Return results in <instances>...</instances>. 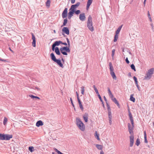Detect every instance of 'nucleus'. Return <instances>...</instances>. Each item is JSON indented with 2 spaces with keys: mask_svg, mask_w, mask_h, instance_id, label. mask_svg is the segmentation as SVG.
Wrapping results in <instances>:
<instances>
[{
  "mask_svg": "<svg viewBox=\"0 0 154 154\" xmlns=\"http://www.w3.org/2000/svg\"><path fill=\"white\" fill-rule=\"evenodd\" d=\"M94 135H95V136L97 138V139L98 140H100V139L99 138V134H98L96 131L95 132Z\"/></svg>",
  "mask_w": 154,
  "mask_h": 154,
  "instance_id": "31",
  "label": "nucleus"
},
{
  "mask_svg": "<svg viewBox=\"0 0 154 154\" xmlns=\"http://www.w3.org/2000/svg\"><path fill=\"white\" fill-rule=\"evenodd\" d=\"M43 125V123L42 121L38 120L36 123V126L38 127L42 125Z\"/></svg>",
  "mask_w": 154,
  "mask_h": 154,
  "instance_id": "16",
  "label": "nucleus"
},
{
  "mask_svg": "<svg viewBox=\"0 0 154 154\" xmlns=\"http://www.w3.org/2000/svg\"><path fill=\"white\" fill-rule=\"evenodd\" d=\"M7 121H8L6 117H5L4 118V119L3 122V124L4 125H6Z\"/></svg>",
  "mask_w": 154,
  "mask_h": 154,
  "instance_id": "35",
  "label": "nucleus"
},
{
  "mask_svg": "<svg viewBox=\"0 0 154 154\" xmlns=\"http://www.w3.org/2000/svg\"><path fill=\"white\" fill-rule=\"evenodd\" d=\"M72 12V13L73 14L75 13L76 15H78L80 13V10H76V9H70Z\"/></svg>",
  "mask_w": 154,
  "mask_h": 154,
  "instance_id": "15",
  "label": "nucleus"
},
{
  "mask_svg": "<svg viewBox=\"0 0 154 154\" xmlns=\"http://www.w3.org/2000/svg\"><path fill=\"white\" fill-rule=\"evenodd\" d=\"M73 14L70 9L69 10V12L68 13V18L69 19H71V17L73 16Z\"/></svg>",
  "mask_w": 154,
  "mask_h": 154,
  "instance_id": "18",
  "label": "nucleus"
},
{
  "mask_svg": "<svg viewBox=\"0 0 154 154\" xmlns=\"http://www.w3.org/2000/svg\"><path fill=\"white\" fill-rule=\"evenodd\" d=\"M128 113H129V117H130L132 116V114H131V112L130 111V109H129V107H128Z\"/></svg>",
  "mask_w": 154,
  "mask_h": 154,
  "instance_id": "43",
  "label": "nucleus"
},
{
  "mask_svg": "<svg viewBox=\"0 0 154 154\" xmlns=\"http://www.w3.org/2000/svg\"><path fill=\"white\" fill-rule=\"evenodd\" d=\"M108 118H112V114L111 112H108Z\"/></svg>",
  "mask_w": 154,
  "mask_h": 154,
  "instance_id": "41",
  "label": "nucleus"
},
{
  "mask_svg": "<svg viewBox=\"0 0 154 154\" xmlns=\"http://www.w3.org/2000/svg\"><path fill=\"white\" fill-rule=\"evenodd\" d=\"M68 12V8H65L63 11L62 14V16L63 18H66L67 16Z\"/></svg>",
  "mask_w": 154,
  "mask_h": 154,
  "instance_id": "8",
  "label": "nucleus"
},
{
  "mask_svg": "<svg viewBox=\"0 0 154 154\" xmlns=\"http://www.w3.org/2000/svg\"><path fill=\"white\" fill-rule=\"evenodd\" d=\"M97 96H98V98H99V99H100V100L102 102V103H103V102L100 94L98 95Z\"/></svg>",
  "mask_w": 154,
  "mask_h": 154,
  "instance_id": "39",
  "label": "nucleus"
},
{
  "mask_svg": "<svg viewBox=\"0 0 154 154\" xmlns=\"http://www.w3.org/2000/svg\"><path fill=\"white\" fill-rule=\"evenodd\" d=\"M12 137L13 136L12 135L4 134V140H9L10 139L12 138Z\"/></svg>",
  "mask_w": 154,
  "mask_h": 154,
  "instance_id": "7",
  "label": "nucleus"
},
{
  "mask_svg": "<svg viewBox=\"0 0 154 154\" xmlns=\"http://www.w3.org/2000/svg\"><path fill=\"white\" fill-rule=\"evenodd\" d=\"M112 118H109V123L110 125H111L112 124Z\"/></svg>",
  "mask_w": 154,
  "mask_h": 154,
  "instance_id": "51",
  "label": "nucleus"
},
{
  "mask_svg": "<svg viewBox=\"0 0 154 154\" xmlns=\"http://www.w3.org/2000/svg\"><path fill=\"white\" fill-rule=\"evenodd\" d=\"M100 154H104L103 151L102 150L100 152Z\"/></svg>",
  "mask_w": 154,
  "mask_h": 154,
  "instance_id": "64",
  "label": "nucleus"
},
{
  "mask_svg": "<svg viewBox=\"0 0 154 154\" xmlns=\"http://www.w3.org/2000/svg\"><path fill=\"white\" fill-rule=\"evenodd\" d=\"M4 134L0 133V140H4Z\"/></svg>",
  "mask_w": 154,
  "mask_h": 154,
  "instance_id": "32",
  "label": "nucleus"
},
{
  "mask_svg": "<svg viewBox=\"0 0 154 154\" xmlns=\"http://www.w3.org/2000/svg\"><path fill=\"white\" fill-rule=\"evenodd\" d=\"M123 25H122L121 26H119L118 28L117 29V30L116 31V33L117 34H119V33L121 28L122 27Z\"/></svg>",
  "mask_w": 154,
  "mask_h": 154,
  "instance_id": "22",
  "label": "nucleus"
},
{
  "mask_svg": "<svg viewBox=\"0 0 154 154\" xmlns=\"http://www.w3.org/2000/svg\"><path fill=\"white\" fill-rule=\"evenodd\" d=\"M77 100H78V101L79 103L81 102L79 98V97L77 98Z\"/></svg>",
  "mask_w": 154,
  "mask_h": 154,
  "instance_id": "58",
  "label": "nucleus"
},
{
  "mask_svg": "<svg viewBox=\"0 0 154 154\" xmlns=\"http://www.w3.org/2000/svg\"><path fill=\"white\" fill-rule=\"evenodd\" d=\"M118 38V34H117L116 33V35L114 36V42H116L117 41V40Z\"/></svg>",
  "mask_w": 154,
  "mask_h": 154,
  "instance_id": "30",
  "label": "nucleus"
},
{
  "mask_svg": "<svg viewBox=\"0 0 154 154\" xmlns=\"http://www.w3.org/2000/svg\"><path fill=\"white\" fill-rule=\"evenodd\" d=\"M83 118L85 122H87L88 118V113H85L84 115L83 116Z\"/></svg>",
  "mask_w": 154,
  "mask_h": 154,
  "instance_id": "17",
  "label": "nucleus"
},
{
  "mask_svg": "<svg viewBox=\"0 0 154 154\" xmlns=\"http://www.w3.org/2000/svg\"><path fill=\"white\" fill-rule=\"evenodd\" d=\"M115 51H116V50L115 49H113L112 51L111 55H112V58H113L114 57V55L115 54Z\"/></svg>",
  "mask_w": 154,
  "mask_h": 154,
  "instance_id": "38",
  "label": "nucleus"
},
{
  "mask_svg": "<svg viewBox=\"0 0 154 154\" xmlns=\"http://www.w3.org/2000/svg\"><path fill=\"white\" fill-rule=\"evenodd\" d=\"M51 1L50 0H47L46 2V5L47 7H49L50 5Z\"/></svg>",
  "mask_w": 154,
  "mask_h": 154,
  "instance_id": "27",
  "label": "nucleus"
},
{
  "mask_svg": "<svg viewBox=\"0 0 154 154\" xmlns=\"http://www.w3.org/2000/svg\"><path fill=\"white\" fill-rule=\"evenodd\" d=\"M103 98L104 99L105 101H106V102H107V100L106 97L105 96H104Z\"/></svg>",
  "mask_w": 154,
  "mask_h": 154,
  "instance_id": "60",
  "label": "nucleus"
},
{
  "mask_svg": "<svg viewBox=\"0 0 154 154\" xmlns=\"http://www.w3.org/2000/svg\"><path fill=\"white\" fill-rule=\"evenodd\" d=\"M86 18L85 14L84 13L80 14L79 16V18L82 21H84Z\"/></svg>",
  "mask_w": 154,
  "mask_h": 154,
  "instance_id": "14",
  "label": "nucleus"
},
{
  "mask_svg": "<svg viewBox=\"0 0 154 154\" xmlns=\"http://www.w3.org/2000/svg\"><path fill=\"white\" fill-rule=\"evenodd\" d=\"M52 50L53 51H54L56 54L57 55H60L61 54L60 50H59V48L58 47L54 48V49Z\"/></svg>",
  "mask_w": 154,
  "mask_h": 154,
  "instance_id": "12",
  "label": "nucleus"
},
{
  "mask_svg": "<svg viewBox=\"0 0 154 154\" xmlns=\"http://www.w3.org/2000/svg\"><path fill=\"white\" fill-rule=\"evenodd\" d=\"M129 138L130 141V147H132L133 145L134 141V136H130Z\"/></svg>",
  "mask_w": 154,
  "mask_h": 154,
  "instance_id": "10",
  "label": "nucleus"
},
{
  "mask_svg": "<svg viewBox=\"0 0 154 154\" xmlns=\"http://www.w3.org/2000/svg\"><path fill=\"white\" fill-rule=\"evenodd\" d=\"M93 88L94 89V90H95L96 89H97V88L96 87V86L95 85H93Z\"/></svg>",
  "mask_w": 154,
  "mask_h": 154,
  "instance_id": "63",
  "label": "nucleus"
},
{
  "mask_svg": "<svg viewBox=\"0 0 154 154\" xmlns=\"http://www.w3.org/2000/svg\"><path fill=\"white\" fill-rule=\"evenodd\" d=\"M51 59L54 62L57 63L59 66L62 68H64V66L62 63L61 60L59 59H57L54 54L52 53L50 54Z\"/></svg>",
  "mask_w": 154,
  "mask_h": 154,
  "instance_id": "2",
  "label": "nucleus"
},
{
  "mask_svg": "<svg viewBox=\"0 0 154 154\" xmlns=\"http://www.w3.org/2000/svg\"><path fill=\"white\" fill-rule=\"evenodd\" d=\"M144 137H146V132L145 131L144 132Z\"/></svg>",
  "mask_w": 154,
  "mask_h": 154,
  "instance_id": "57",
  "label": "nucleus"
},
{
  "mask_svg": "<svg viewBox=\"0 0 154 154\" xmlns=\"http://www.w3.org/2000/svg\"><path fill=\"white\" fill-rule=\"evenodd\" d=\"M96 146L98 149L102 150V148L101 145L99 144H96Z\"/></svg>",
  "mask_w": 154,
  "mask_h": 154,
  "instance_id": "29",
  "label": "nucleus"
},
{
  "mask_svg": "<svg viewBox=\"0 0 154 154\" xmlns=\"http://www.w3.org/2000/svg\"><path fill=\"white\" fill-rule=\"evenodd\" d=\"M75 0H71V2L72 4H74L75 2Z\"/></svg>",
  "mask_w": 154,
  "mask_h": 154,
  "instance_id": "56",
  "label": "nucleus"
},
{
  "mask_svg": "<svg viewBox=\"0 0 154 154\" xmlns=\"http://www.w3.org/2000/svg\"><path fill=\"white\" fill-rule=\"evenodd\" d=\"M128 131L131 134L130 136H134V133L133 131V130H128Z\"/></svg>",
  "mask_w": 154,
  "mask_h": 154,
  "instance_id": "40",
  "label": "nucleus"
},
{
  "mask_svg": "<svg viewBox=\"0 0 154 154\" xmlns=\"http://www.w3.org/2000/svg\"><path fill=\"white\" fill-rule=\"evenodd\" d=\"M129 119H130V121L131 122V124L133 125V123H134V120L133 119V116H132L131 117H129Z\"/></svg>",
  "mask_w": 154,
  "mask_h": 154,
  "instance_id": "36",
  "label": "nucleus"
},
{
  "mask_svg": "<svg viewBox=\"0 0 154 154\" xmlns=\"http://www.w3.org/2000/svg\"><path fill=\"white\" fill-rule=\"evenodd\" d=\"M66 41L68 43V46H64L63 47L60 48V50L61 53L64 55H67L68 53H69L70 51L69 47L70 46V42L69 39L68 38H66Z\"/></svg>",
  "mask_w": 154,
  "mask_h": 154,
  "instance_id": "1",
  "label": "nucleus"
},
{
  "mask_svg": "<svg viewBox=\"0 0 154 154\" xmlns=\"http://www.w3.org/2000/svg\"><path fill=\"white\" fill-rule=\"evenodd\" d=\"M80 108L81 109L82 111H83L84 109L83 107L82 104V102L79 103Z\"/></svg>",
  "mask_w": 154,
  "mask_h": 154,
  "instance_id": "34",
  "label": "nucleus"
},
{
  "mask_svg": "<svg viewBox=\"0 0 154 154\" xmlns=\"http://www.w3.org/2000/svg\"><path fill=\"white\" fill-rule=\"evenodd\" d=\"M85 88L83 86H82L81 88V93L83 95L84 94V92L85 91Z\"/></svg>",
  "mask_w": 154,
  "mask_h": 154,
  "instance_id": "37",
  "label": "nucleus"
},
{
  "mask_svg": "<svg viewBox=\"0 0 154 154\" xmlns=\"http://www.w3.org/2000/svg\"><path fill=\"white\" fill-rule=\"evenodd\" d=\"M109 70L110 72H113L114 68L111 62H110L109 63Z\"/></svg>",
  "mask_w": 154,
  "mask_h": 154,
  "instance_id": "21",
  "label": "nucleus"
},
{
  "mask_svg": "<svg viewBox=\"0 0 154 154\" xmlns=\"http://www.w3.org/2000/svg\"><path fill=\"white\" fill-rule=\"evenodd\" d=\"M144 142L145 143H148V141L147 140V137H144Z\"/></svg>",
  "mask_w": 154,
  "mask_h": 154,
  "instance_id": "53",
  "label": "nucleus"
},
{
  "mask_svg": "<svg viewBox=\"0 0 154 154\" xmlns=\"http://www.w3.org/2000/svg\"><path fill=\"white\" fill-rule=\"evenodd\" d=\"M91 5H89L88 4H87V6H86V9L87 10H88V9L89 8V7Z\"/></svg>",
  "mask_w": 154,
  "mask_h": 154,
  "instance_id": "54",
  "label": "nucleus"
},
{
  "mask_svg": "<svg viewBox=\"0 0 154 154\" xmlns=\"http://www.w3.org/2000/svg\"><path fill=\"white\" fill-rule=\"evenodd\" d=\"M62 32L68 35L69 33V28L67 27H64L62 29Z\"/></svg>",
  "mask_w": 154,
  "mask_h": 154,
  "instance_id": "9",
  "label": "nucleus"
},
{
  "mask_svg": "<svg viewBox=\"0 0 154 154\" xmlns=\"http://www.w3.org/2000/svg\"><path fill=\"white\" fill-rule=\"evenodd\" d=\"M110 74L113 79H114L115 80L116 79H117L116 77L115 74V72H114V71L110 72Z\"/></svg>",
  "mask_w": 154,
  "mask_h": 154,
  "instance_id": "20",
  "label": "nucleus"
},
{
  "mask_svg": "<svg viewBox=\"0 0 154 154\" xmlns=\"http://www.w3.org/2000/svg\"><path fill=\"white\" fill-rule=\"evenodd\" d=\"M61 41H55L52 45V50L54 49V48H56V46H58L61 44Z\"/></svg>",
  "mask_w": 154,
  "mask_h": 154,
  "instance_id": "6",
  "label": "nucleus"
},
{
  "mask_svg": "<svg viewBox=\"0 0 154 154\" xmlns=\"http://www.w3.org/2000/svg\"><path fill=\"white\" fill-rule=\"evenodd\" d=\"M94 91H95V92L96 93V94H97V95H98L100 94L98 91L97 89H96Z\"/></svg>",
  "mask_w": 154,
  "mask_h": 154,
  "instance_id": "52",
  "label": "nucleus"
},
{
  "mask_svg": "<svg viewBox=\"0 0 154 154\" xmlns=\"http://www.w3.org/2000/svg\"><path fill=\"white\" fill-rule=\"evenodd\" d=\"M106 105L107 107V108L108 107H110L109 105V104L107 102H106Z\"/></svg>",
  "mask_w": 154,
  "mask_h": 154,
  "instance_id": "62",
  "label": "nucleus"
},
{
  "mask_svg": "<svg viewBox=\"0 0 154 154\" xmlns=\"http://www.w3.org/2000/svg\"><path fill=\"white\" fill-rule=\"evenodd\" d=\"M87 27L88 29L91 32H93L94 28L93 26L92 18L90 15L88 16V20L87 22Z\"/></svg>",
  "mask_w": 154,
  "mask_h": 154,
  "instance_id": "3",
  "label": "nucleus"
},
{
  "mask_svg": "<svg viewBox=\"0 0 154 154\" xmlns=\"http://www.w3.org/2000/svg\"><path fill=\"white\" fill-rule=\"evenodd\" d=\"M125 61L127 64H129L130 63L129 60H128V57H126V59H125Z\"/></svg>",
  "mask_w": 154,
  "mask_h": 154,
  "instance_id": "48",
  "label": "nucleus"
},
{
  "mask_svg": "<svg viewBox=\"0 0 154 154\" xmlns=\"http://www.w3.org/2000/svg\"><path fill=\"white\" fill-rule=\"evenodd\" d=\"M80 2H79L75 5H72L69 9H76V8L80 5Z\"/></svg>",
  "mask_w": 154,
  "mask_h": 154,
  "instance_id": "13",
  "label": "nucleus"
},
{
  "mask_svg": "<svg viewBox=\"0 0 154 154\" xmlns=\"http://www.w3.org/2000/svg\"><path fill=\"white\" fill-rule=\"evenodd\" d=\"M133 79H134V80L135 82H136L137 81V78L135 76H134L133 77Z\"/></svg>",
  "mask_w": 154,
  "mask_h": 154,
  "instance_id": "49",
  "label": "nucleus"
},
{
  "mask_svg": "<svg viewBox=\"0 0 154 154\" xmlns=\"http://www.w3.org/2000/svg\"><path fill=\"white\" fill-rule=\"evenodd\" d=\"M107 90H108V93L109 94V95L112 94V93L111 92L109 88H107Z\"/></svg>",
  "mask_w": 154,
  "mask_h": 154,
  "instance_id": "44",
  "label": "nucleus"
},
{
  "mask_svg": "<svg viewBox=\"0 0 154 154\" xmlns=\"http://www.w3.org/2000/svg\"><path fill=\"white\" fill-rule=\"evenodd\" d=\"M116 104L117 105V106L119 108H120V105H119L118 102V103H116Z\"/></svg>",
  "mask_w": 154,
  "mask_h": 154,
  "instance_id": "61",
  "label": "nucleus"
},
{
  "mask_svg": "<svg viewBox=\"0 0 154 154\" xmlns=\"http://www.w3.org/2000/svg\"><path fill=\"white\" fill-rule=\"evenodd\" d=\"M136 86H137V88L138 90V91H140V87L139 86V85H136Z\"/></svg>",
  "mask_w": 154,
  "mask_h": 154,
  "instance_id": "59",
  "label": "nucleus"
},
{
  "mask_svg": "<svg viewBox=\"0 0 154 154\" xmlns=\"http://www.w3.org/2000/svg\"><path fill=\"white\" fill-rule=\"evenodd\" d=\"M154 72V68H152L149 69L147 73L146 74V75L145 76V79H151L152 75L153 73Z\"/></svg>",
  "mask_w": 154,
  "mask_h": 154,
  "instance_id": "5",
  "label": "nucleus"
},
{
  "mask_svg": "<svg viewBox=\"0 0 154 154\" xmlns=\"http://www.w3.org/2000/svg\"><path fill=\"white\" fill-rule=\"evenodd\" d=\"M32 45L33 47H35L36 46V40L34 34L32 33Z\"/></svg>",
  "mask_w": 154,
  "mask_h": 154,
  "instance_id": "11",
  "label": "nucleus"
},
{
  "mask_svg": "<svg viewBox=\"0 0 154 154\" xmlns=\"http://www.w3.org/2000/svg\"><path fill=\"white\" fill-rule=\"evenodd\" d=\"M93 2V0H88L87 4L91 5Z\"/></svg>",
  "mask_w": 154,
  "mask_h": 154,
  "instance_id": "42",
  "label": "nucleus"
},
{
  "mask_svg": "<svg viewBox=\"0 0 154 154\" xmlns=\"http://www.w3.org/2000/svg\"><path fill=\"white\" fill-rule=\"evenodd\" d=\"M70 100L71 101V104L72 106L73 107H74V105L73 104V101H72V98H70Z\"/></svg>",
  "mask_w": 154,
  "mask_h": 154,
  "instance_id": "46",
  "label": "nucleus"
},
{
  "mask_svg": "<svg viewBox=\"0 0 154 154\" xmlns=\"http://www.w3.org/2000/svg\"><path fill=\"white\" fill-rule=\"evenodd\" d=\"M131 67L132 69H133L134 70V71H136V70L135 66L134 64H132L131 65Z\"/></svg>",
  "mask_w": 154,
  "mask_h": 154,
  "instance_id": "33",
  "label": "nucleus"
},
{
  "mask_svg": "<svg viewBox=\"0 0 154 154\" xmlns=\"http://www.w3.org/2000/svg\"><path fill=\"white\" fill-rule=\"evenodd\" d=\"M29 96L32 99H40V98L37 96H35L32 94H30Z\"/></svg>",
  "mask_w": 154,
  "mask_h": 154,
  "instance_id": "25",
  "label": "nucleus"
},
{
  "mask_svg": "<svg viewBox=\"0 0 154 154\" xmlns=\"http://www.w3.org/2000/svg\"><path fill=\"white\" fill-rule=\"evenodd\" d=\"M29 150L31 152H32L34 150V147L32 146H30L29 147Z\"/></svg>",
  "mask_w": 154,
  "mask_h": 154,
  "instance_id": "26",
  "label": "nucleus"
},
{
  "mask_svg": "<svg viewBox=\"0 0 154 154\" xmlns=\"http://www.w3.org/2000/svg\"><path fill=\"white\" fill-rule=\"evenodd\" d=\"M130 100L132 101L133 102H134L135 101V98L133 97V94H131L130 97Z\"/></svg>",
  "mask_w": 154,
  "mask_h": 154,
  "instance_id": "24",
  "label": "nucleus"
},
{
  "mask_svg": "<svg viewBox=\"0 0 154 154\" xmlns=\"http://www.w3.org/2000/svg\"><path fill=\"white\" fill-rule=\"evenodd\" d=\"M109 96H110V98H111V100H112V99H113V98H114L113 95L112 94L109 95Z\"/></svg>",
  "mask_w": 154,
  "mask_h": 154,
  "instance_id": "47",
  "label": "nucleus"
},
{
  "mask_svg": "<svg viewBox=\"0 0 154 154\" xmlns=\"http://www.w3.org/2000/svg\"><path fill=\"white\" fill-rule=\"evenodd\" d=\"M55 151L58 154H59L61 152H60V151L58 150L56 148H55L54 149Z\"/></svg>",
  "mask_w": 154,
  "mask_h": 154,
  "instance_id": "45",
  "label": "nucleus"
},
{
  "mask_svg": "<svg viewBox=\"0 0 154 154\" xmlns=\"http://www.w3.org/2000/svg\"><path fill=\"white\" fill-rule=\"evenodd\" d=\"M107 108L108 112H111V109L110 108V107H108Z\"/></svg>",
  "mask_w": 154,
  "mask_h": 154,
  "instance_id": "55",
  "label": "nucleus"
},
{
  "mask_svg": "<svg viewBox=\"0 0 154 154\" xmlns=\"http://www.w3.org/2000/svg\"><path fill=\"white\" fill-rule=\"evenodd\" d=\"M76 124L79 128L82 131H83L85 130V126L83 122L79 119H76Z\"/></svg>",
  "mask_w": 154,
  "mask_h": 154,
  "instance_id": "4",
  "label": "nucleus"
},
{
  "mask_svg": "<svg viewBox=\"0 0 154 154\" xmlns=\"http://www.w3.org/2000/svg\"><path fill=\"white\" fill-rule=\"evenodd\" d=\"M68 20L67 18H65V19H64L63 20V25L61 26V27H62L63 26H65L66 24V23H67Z\"/></svg>",
  "mask_w": 154,
  "mask_h": 154,
  "instance_id": "23",
  "label": "nucleus"
},
{
  "mask_svg": "<svg viewBox=\"0 0 154 154\" xmlns=\"http://www.w3.org/2000/svg\"><path fill=\"white\" fill-rule=\"evenodd\" d=\"M134 128V123H133V125H131L130 123H128V130H133Z\"/></svg>",
  "mask_w": 154,
  "mask_h": 154,
  "instance_id": "19",
  "label": "nucleus"
},
{
  "mask_svg": "<svg viewBox=\"0 0 154 154\" xmlns=\"http://www.w3.org/2000/svg\"><path fill=\"white\" fill-rule=\"evenodd\" d=\"M61 44H62V45H66V46H67V43H66V42H63L61 41Z\"/></svg>",
  "mask_w": 154,
  "mask_h": 154,
  "instance_id": "50",
  "label": "nucleus"
},
{
  "mask_svg": "<svg viewBox=\"0 0 154 154\" xmlns=\"http://www.w3.org/2000/svg\"><path fill=\"white\" fill-rule=\"evenodd\" d=\"M140 142L139 139V138H137L136 140L135 144L137 146H138L140 144Z\"/></svg>",
  "mask_w": 154,
  "mask_h": 154,
  "instance_id": "28",
  "label": "nucleus"
}]
</instances>
